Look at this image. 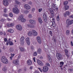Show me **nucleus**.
<instances>
[{"instance_id": "obj_1", "label": "nucleus", "mask_w": 73, "mask_h": 73, "mask_svg": "<svg viewBox=\"0 0 73 73\" xmlns=\"http://www.w3.org/2000/svg\"><path fill=\"white\" fill-rule=\"evenodd\" d=\"M1 61L2 62L5 64H7L8 63V61L7 59V58L5 56L1 57Z\"/></svg>"}, {"instance_id": "obj_2", "label": "nucleus", "mask_w": 73, "mask_h": 73, "mask_svg": "<svg viewBox=\"0 0 73 73\" xmlns=\"http://www.w3.org/2000/svg\"><path fill=\"white\" fill-rule=\"evenodd\" d=\"M56 56L57 57V58L58 59V60H62L63 59V58H62V56L61 54L58 53H57L56 54Z\"/></svg>"}, {"instance_id": "obj_3", "label": "nucleus", "mask_w": 73, "mask_h": 73, "mask_svg": "<svg viewBox=\"0 0 73 73\" xmlns=\"http://www.w3.org/2000/svg\"><path fill=\"white\" fill-rule=\"evenodd\" d=\"M20 41L21 42L20 44L21 45H23L24 44V37H21L20 39Z\"/></svg>"}, {"instance_id": "obj_4", "label": "nucleus", "mask_w": 73, "mask_h": 73, "mask_svg": "<svg viewBox=\"0 0 73 73\" xmlns=\"http://www.w3.org/2000/svg\"><path fill=\"white\" fill-rule=\"evenodd\" d=\"M73 23V20H71L69 21V19H67L66 20V24L68 25H69L72 24Z\"/></svg>"}, {"instance_id": "obj_5", "label": "nucleus", "mask_w": 73, "mask_h": 73, "mask_svg": "<svg viewBox=\"0 0 73 73\" xmlns=\"http://www.w3.org/2000/svg\"><path fill=\"white\" fill-rule=\"evenodd\" d=\"M49 68L47 66L43 67V71L44 72H46L48 71Z\"/></svg>"}, {"instance_id": "obj_6", "label": "nucleus", "mask_w": 73, "mask_h": 73, "mask_svg": "<svg viewBox=\"0 0 73 73\" xmlns=\"http://www.w3.org/2000/svg\"><path fill=\"white\" fill-rule=\"evenodd\" d=\"M3 3L5 6H7L8 5L9 3L8 0H3Z\"/></svg>"}, {"instance_id": "obj_7", "label": "nucleus", "mask_w": 73, "mask_h": 73, "mask_svg": "<svg viewBox=\"0 0 73 73\" xmlns=\"http://www.w3.org/2000/svg\"><path fill=\"white\" fill-rule=\"evenodd\" d=\"M16 28L19 31H22V29H23V27L20 25H17Z\"/></svg>"}, {"instance_id": "obj_8", "label": "nucleus", "mask_w": 73, "mask_h": 73, "mask_svg": "<svg viewBox=\"0 0 73 73\" xmlns=\"http://www.w3.org/2000/svg\"><path fill=\"white\" fill-rule=\"evenodd\" d=\"M24 7L27 10H29V9H30L31 8V7L29 6V5L27 4H25L24 5Z\"/></svg>"}, {"instance_id": "obj_9", "label": "nucleus", "mask_w": 73, "mask_h": 73, "mask_svg": "<svg viewBox=\"0 0 73 73\" xmlns=\"http://www.w3.org/2000/svg\"><path fill=\"white\" fill-rule=\"evenodd\" d=\"M37 62L38 64L40 66H43V65L44 64H43L42 62L39 60H37Z\"/></svg>"}, {"instance_id": "obj_10", "label": "nucleus", "mask_w": 73, "mask_h": 73, "mask_svg": "<svg viewBox=\"0 0 73 73\" xmlns=\"http://www.w3.org/2000/svg\"><path fill=\"white\" fill-rule=\"evenodd\" d=\"M37 41L39 44H41V38L40 36H37Z\"/></svg>"}, {"instance_id": "obj_11", "label": "nucleus", "mask_w": 73, "mask_h": 73, "mask_svg": "<svg viewBox=\"0 0 73 73\" xmlns=\"http://www.w3.org/2000/svg\"><path fill=\"white\" fill-rule=\"evenodd\" d=\"M7 27H11L14 26V24L12 23H8L7 24Z\"/></svg>"}, {"instance_id": "obj_12", "label": "nucleus", "mask_w": 73, "mask_h": 73, "mask_svg": "<svg viewBox=\"0 0 73 73\" xmlns=\"http://www.w3.org/2000/svg\"><path fill=\"white\" fill-rule=\"evenodd\" d=\"M13 12L17 14L19 13V9H13Z\"/></svg>"}, {"instance_id": "obj_13", "label": "nucleus", "mask_w": 73, "mask_h": 73, "mask_svg": "<svg viewBox=\"0 0 73 73\" xmlns=\"http://www.w3.org/2000/svg\"><path fill=\"white\" fill-rule=\"evenodd\" d=\"M27 63L29 65H32V62L30 60H28L27 61Z\"/></svg>"}, {"instance_id": "obj_14", "label": "nucleus", "mask_w": 73, "mask_h": 73, "mask_svg": "<svg viewBox=\"0 0 73 73\" xmlns=\"http://www.w3.org/2000/svg\"><path fill=\"white\" fill-rule=\"evenodd\" d=\"M19 62V61L18 60H14L13 61V64H14L15 65H18Z\"/></svg>"}, {"instance_id": "obj_15", "label": "nucleus", "mask_w": 73, "mask_h": 73, "mask_svg": "<svg viewBox=\"0 0 73 73\" xmlns=\"http://www.w3.org/2000/svg\"><path fill=\"white\" fill-rule=\"evenodd\" d=\"M43 19L44 20L45 22L46 23L47 21V17H46V15H45V14H44L43 15Z\"/></svg>"}, {"instance_id": "obj_16", "label": "nucleus", "mask_w": 73, "mask_h": 73, "mask_svg": "<svg viewBox=\"0 0 73 73\" xmlns=\"http://www.w3.org/2000/svg\"><path fill=\"white\" fill-rule=\"evenodd\" d=\"M26 43H27L28 45H29V44H30V41H29V38H27L26 39Z\"/></svg>"}, {"instance_id": "obj_17", "label": "nucleus", "mask_w": 73, "mask_h": 73, "mask_svg": "<svg viewBox=\"0 0 73 73\" xmlns=\"http://www.w3.org/2000/svg\"><path fill=\"white\" fill-rule=\"evenodd\" d=\"M51 7L52 8L54 11L56 10V7L54 3H53L51 5Z\"/></svg>"}, {"instance_id": "obj_18", "label": "nucleus", "mask_w": 73, "mask_h": 73, "mask_svg": "<svg viewBox=\"0 0 73 73\" xmlns=\"http://www.w3.org/2000/svg\"><path fill=\"white\" fill-rule=\"evenodd\" d=\"M32 32H33V35L34 36H37V33L36 32V31L34 30H33Z\"/></svg>"}, {"instance_id": "obj_19", "label": "nucleus", "mask_w": 73, "mask_h": 73, "mask_svg": "<svg viewBox=\"0 0 73 73\" xmlns=\"http://www.w3.org/2000/svg\"><path fill=\"white\" fill-rule=\"evenodd\" d=\"M29 21L30 23L33 25L35 24L36 23V22H35V21L34 20L31 19Z\"/></svg>"}, {"instance_id": "obj_20", "label": "nucleus", "mask_w": 73, "mask_h": 73, "mask_svg": "<svg viewBox=\"0 0 73 73\" xmlns=\"http://www.w3.org/2000/svg\"><path fill=\"white\" fill-rule=\"evenodd\" d=\"M23 18V15H20L19 16V17L18 18V20L19 21H20Z\"/></svg>"}, {"instance_id": "obj_21", "label": "nucleus", "mask_w": 73, "mask_h": 73, "mask_svg": "<svg viewBox=\"0 0 73 73\" xmlns=\"http://www.w3.org/2000/svg\"><path fill=\"white\" fill-rule=\"evenodd\" d=\"M65 52L66 55L68 57L69 56V54H68V51L67 50H65Z\"/></svg>"}, {"instance_id": "obj_22", "label": "nucleus", "mask_w": 73, "mask_h": 73, "mask_svg": "<svg viewBox=\"0 0 73 73\" xmlns=\"http://www.w3.org/2000/svg\"><path fill=\"white\" fill-rule=\"evenodd\" d=\"M42 52V50H41V48L38 49L37 51V52H38V53H39V54H40V53H41Z\"/></svg>"}, {"instance_id": "obj_23", "label": "nucleus", "mask_w": 73, "mask_h": 73, "mask_svg": "<svg viewBox=\"0 0 73 73\" xmlns=\"http://www.w3.org/2000/svg\"><path fill=\"white\" fill-rule=\"evenodd\" d=\"M8 32H10V33H12L13 32V30L11 29H10L7 31Z\"/></svg>"}, {"instance_id": "obj_24", "label": "nucleus", "mask_w": 73, "mask_h": 73, "mask_svg": "<svg viewBox=\"0 0 73 73\" xmlns=\"http://www.w3.org/2000/svg\"><path fill=\"white\" fill-rule=\"evenodd\" d=\"M48 60L50 62H52V58H51V57L49 55H48Z\"/></svg>"}, {"instance_id": "obj_25", "label": "nucleus", "mask_w": 73, "mask_h": 73, "mask_svg": "<svg viewBox=\"0 0 73 73\" xmlns=\"http://www.w3.org/2000/svg\"><path fill=\"white\" fill-rule=\"evenodd\" d=\"M15 4H18V5H20L21 4L20 2L19 1L16 0L15 1Z\"/></svg>"}, {"instance_id": "obj_26", "label": "nucleus", "mask_w": 73, "mask_h": 73, "mask_svg": "<svg viewBox=\"0 0 73 73\" xmlns=\"http://www.w3.org/2000/svg\"><path fill=\"white\" fill-rule=\"evenodd\" d=\"M33 35V33L32 31H29V33H28V35L29 36H32Z\"/></svg>"}, {"instance_id": "obj_27", "label": "nucleus", "mask_w": 73, "mask_h": 73, "mask_svg": "<svg viewBox=\"0 0 73 73\" xmlns=\"http://www.w3.org/2000/svg\"><path fill=\"white\" fill-rule=\"evenodd\" d=\"M38 21L40 24H42V21L41 18H38Z\"/></svg>"}, {"instance_id": "obj_28", "label": "nucleus", "mask_w": 73, "mask_h": 73, "mask_svg": "<svg viewBox=\"0 0 73 73\" xmlns=\"http://www.w3.org/2000/svg\"><path fill=\"white\" fill-rule=\"evenodd\" d=\"M69 33H70V32H69V30H66V35H67V36L68 35H69Z\"/></svg>"}, {"instance_id": "obj_29", "label": "nucleus", "mask_w": 73, "mask_h": 73, "mask_svg": "<svg viewBox=\"0 0 73 73\" xmlns=\"http://www.w3.org/2000/svg\"><path fill=\"white\" fill-rule=\"evenodd\" d=\"M60 67L61 68L62 66H63V65H64V63L63 62H61L60 63Z\"/></svg>"}, {"instance_id": "obj_30", "label": "nucleus", "mask_w": 73, "mask_h": 73, "mask_svg": "<svg viewBox=\"0 0 73 73\" xmlns=\"http://www.w3.org/2000/svg\"><path fill=\"white\" fill-rule=\"evenodd\" d=\"M20 51H21V52H24L25 50V49H24V48L23 47H21L20 48Z\"/></svg>"}, {"instance_id": "obj_31", "label": "nucleus", "mask_w": 73, "mask_h": 73, "mask_svg": "<svg viewBox=\"0 0 73 73\" xmlns=\"http://www.w3.org/2000/svg\"><path fill=\"white\" fill-rule=\"evenodd\" d=\"M15 56V54H11V56L10 57V58L11 60H12V58H13V57Z\"/></svg>"}, {"instance_id": "obj_32", "label": "nucleus", "mask_w": 73, "mask_h": 73, "mask_svg": "<svg viewBox=\"0 0 73 73\" xmlns=\"http://www.w3.org/2000/svg\"><path fill=\"white\" fill-rule=\"evenodd\" d=\"M21 21L22 22H23V23H25V21H26V19L24 18H23L21 20Z\"/></svg>"}, {"instance_id": "obj_33", "label": "nucleus", "mask_w": 73, "mask_h": 73, "mask_svg": "<svg viewBox=\"0 0 73 73\" xmlns=\"http://www.w3.org/2000/svg\"><path fill=\"white\" fill-rule=\"evenodd\" d=\"M69 6L66 5L65 6V11H66V10H68V9H69Z\"/></svg>"}, {"instance_id": "obj_34", "label": "nucleus", "mask_w": 73, "mask_h": 73, "mask_svg": "<svg viewBox=\"0 0 73 73\" xmlns=\"http://www.w3.org/2000/svg\"><path fill=\"white\" fill-rule=\"evenodd\" d=\"M3 71H4L5 72L6 71V70H7V68H6V66H4L3 68Z\"/></svg>"}, {"instance_id": "obj_35", "label": "nucleus", "mask_w": 73, "mask_h": 73, "mask_svg": "<svg viewBox=\"0 0 73 73\" xmlns=\"http://www.w3.org/2000/svg\"><path fill=\"white\" fill-rule=\"evenodd\" d=\"M24 12L25 14H27V13H29V11L27 10H25Z\"/></svg>"}, {"instance_id": "obj_36", "label": "nucleus", "mask_w": 73, "mask_h": 73, "mask_svg": "<svg viewBox=\"0 0 73 73\" xmlns=\"http://www.w3.org/2000/svg\"><path fill=\"white\" fill-rule=\"evenodd\" d=\"M66 13L68 15V16H69V15H70V12L69 11H67L66 12Z\"/></svg>"}, {"instance_id": "obj_37", "label": "nucleus", "mask_w": 73, "mask_h": 73, "mask_svg": "<svg viewBox=\"0 0 73 73\" xmlns=\"http://www.w3.org/2000/svg\"><path fill=\"white\" fill-rule=\"evenodd\" d=\"M56 19L57 21H60V17L59 15L57 16L56 17Z\"/></svg>"}, {"instance_id": "obj_38", "label": "nucleus", "mask_w": 73, "mask_h": 73, "mask_svg": "<svg viewBox=\"0 0 73 73\" xmlns=\"http://www.w3.org/2000/svg\"><path fill=\"white\" fill-rule=\"evenodd\" d=\"M64 5H67L68 4V2L67 1H65L64 2Z\"/></svg>"}, {"instance_id": "obj_39", "label": "nucleus", "mask_w": 73, "mask_h": 73, "mask_svg": "<svg viewBox=\"0 0 73 73\" xmlns=\"http://www.w3.org/2000/svg\"><path fill=\"white\" fill-rule=\"evenodd\" d=\"M50 13L52 16H54V12L53 11V10L52 11H51Z\"/></svg>"}, {"instance_id": "obj_40", "label": "nucleus", "mask_w": 73, "mask_h": 73, "mask_svg": "<svg viewBox=\"0 0 73 73\" xmlns=\"http://www.w3.org/2000/svg\"><path fill=\"white\" fill-rule=\"evenodd\" d=\"M52 26L53 27H55L56 26V25L55 23H52Z\"/></svg>"}, {"instance_id": "obj_41", "label": "nucleus", "mask_w": 73, "mask_h": 73, "mask_svg": "<svg viewBox=\"0 0 73 73\" xmlns=\"http://www.w3.org/2000/svg\"><path fill=\"white\" fill-rule=\"evenodd\" d=\"M31 49L32 50H35V47L33 46H31Z\"/></svg>"}, {"instance_id": "obj_42", "label": "nucleus", "mask_w": 73, "mask_h": 73, "mask_svg": "<svg viewBox=\"0 0 73 73\" xmlns=\"http://www.w3.org/2000/svg\"><path fill=\"white\" fill-rule=\"evenodd\" d=\"M9 44L10 45H13V43L12 42L10 41L9 42Z\"/></svg>"}, {"instance_id": "obj_43", "label": "nucleus", "mask_w": 73, "mask_h": 73, "mask_svg": "<svg viewBox=\"0 0 73 73\" xmlns=\"http://www.w3.org/2000/svg\"><path fill=\"white\" fill-rule=\"evenodd\" d=\"M9 16L10 17H13V14H12V13H10L9 14Z\"/></svg>"}, {"instance_id": "obj_44", "label": "nucleus", "mask_w": 73, "mask_h": 73, "mask_svg": "<svg viewBox=\"0 0 73 73\" xmlns=\"http://www.w3.org/2000/svg\"><path fill=\"white\" fill-rule=\"evenodd\" d=\"M3 16H4L5 17H8V14H6V13H4L3 15Z\"/></svg>"}, {"instance_id": "obj_45", "label": "nucleus", "mask_w": 73, "mask_h": 73, "mask_svg": "<svg viewBox=\"0 0 73 73\" xmlns=\"http://www.w3.org/2000/svg\"><path fill=\"white\" fill-rule=\"evenodd\" d=\"M37 52H34V54H33V56H37Z\"/></svg>"}, {"instance_id": "obj_46", "label": "nucleus", "mask_w": 73, "mask_h": 73, "mask_svg": "<svg viewBox=\"0 0 73 73\" xmlns=\"http://www.w3.org/2000/svg\"><path fill=\"white\" fill-rule=\"evenodd\" d=\"M10 50L11 52H10V53H11V52H13V48H11L10 49Z\"/></svg>"}, {"instance_id": "obj_47", "label": "nucleus", "mask_w": 73, "mask_h": 73, "mask_svg": "<svg viewBox=\"0 0 73 73\" xmlns=\"http://www.w3.org/2000/svg\"><path fill=\"white\" fill-rule=\"evenodd\" d=\"M46 66H50V64H49V63L48 62L46 63Z\"/></svg>"}, {"instance_id": "obj_48", "label": "nucleus", "mask_w": 73, "mask_h": 73, "mask_svg": "<svg viewBox=\"0 0 73 73\" xmlns=\"http://www.w3.org/2000/svg\"><path fill=\"white\" fill-rule=\"evenodd\" d=\"M28 4L29 5H32V3L31 1H29L28 3Z\"/></svg>"}, {"instance_id": "obj_49", "label": "nucleus", "mask_w": 73, "mask_h": 73, "mask_svg": "<svg viewBox=\"0 0 73 73\" xmlns=\"http://www.w3.org/2000/svg\"><path fill=\"white\" fill-rule=\"evenodd\" d=\"M28 17L30 19H31V18L32 17V15H29L28 16Z\"/></svg>"}, {"instance_id": "obj_50", "label": "nucleus", "mask_w": 73, "mask_h": 73, "mask_svg": "<svg viewBox=\"0 0 73 73\" xmlns=\"http://www.w3.org/2000/svg\"><path fill=\"white\" fill-rule=\"evenodd\" d=\"M49 34L50 35H51V36H52V31H49Z\"/></svg>"}, {"instance_id": "obj_51", "label": "nucleus", "mask_w": 73, "mask_h": 73, "mask_svg": "<svg viewBox=\"0 0 73 73\" xmlns=\"http://www.w3.org/2000/svg\"><path fill=\"white\" fill-rule=\"evenodd\" d=\"M17 7H18L17 5L15 6V8H14V9H18L17 8Z\"/></svg>"}, {"instance_id": "obj_52", "label": "nucleus", "mask_w": 73, "mask_h": 73, "mask_svg": "<svg viewBox=\"0 0 73 73\" xmlns=\"http://www.w3.org/2000/svg\"><path fill=\"white\" fill-rule=\"evenodd\" d=\"M3 12L5 13H6V12H7V9L5 8L4 9V10H3Z\"/></svg>"}, {"instance_id": "obj_53", "label": "nucleus", "mask_w": 73, "mask_h": 73, "mask_svg": "<svg viewBox=\"0 0 73 73\" xmlns=\"http://www.w3.org/2000/svg\"><path fill=\"white\" fill-rule=\"evenodd\" d=\"M38 69H39V70L41 72H42V70H41V69L40 68H38Z\"/></svg>"}, {"instance_id": "obj_54", "label": "nucleus", "mask_w": 73, "mask_h": 73, "mask_svg": "<svg viewBox=\"0 0 73 73\" xmlns=\"http://www.w3.org/2000/svg\"><path fill=\"white\" fill-rule=\"evenodd\" d=\"M42 8H41L40 9H38V11L39 12H41V11H42Z\"/></svg>"}, {"instance_id": "obj_55", "label": "nucleus", "mask_w": 73, "mask_h": 73, "mask_svg": "<svg viewBox=\"0 0 73 73\" xmlns=\"http://www.w3.org/2000/svg\"><path fill=\"white\" fill-rule=\"evenodd\" d=\"M30 28H35V26H34V25H31V27Z\"/></svg>"}, {"instance_id": "obj_56", "label": "nucleus", "mask_w": 73, "mask_h": 73, "mask_svg": "<svg viewBox=\"0 0 73 73\" xmlns=\"http://www.w3.org/2000/svg\"><path fill=\"white\" fill-rule=\"evenodd\" d=\"M31 24H28L27 25V26L29 28H31Z\"/></svg>"}, {"instance_id": "obj_57", "label": "nucleus", "mask_w": 73, "mask_h": 73, "mask_svg": "<svg viewBox=\"0 0 73 73\" xmlns=\"http://www.w3.org/2000/svg\"><path fill=\"white\" fill-rule=\"evenodd\" d=\"M33 68V66H31L30 67V69L31 70H32Z\"/></svg>"}, {"instance_id": "obj_58", "label": "nucleus", "mask_w": 73, "mask_h": 73, "mask_svg": "<svg viewBox=\"0 0 73 73\" xmlns=\"http://www.w3.org/2000/svg\"><path fill=\"white\" fill-rule=\"evenodd\" d=\"M21 69H19L18 71V73H20V72H21Z\"/></svg>"}, {"instance_id": "obj_59", "label": "nucleus", "mask_w": 73, "mask_h": 73, "mask_svg": "<svg viewBox=\"0 0 73 73\" xmlns=\"http://www.w3.org/2000/svg\"><path fill=\"white\" fill-rule=\"evenodd\" d=\"M20 58H21V55H19L18 56L17 58L18 59H19Z\"/></svg>"}, {"instance_id": "obj_60", "label": "nucleus", "mask_w": 73, "mask_h": 73, "mask_svg": "<svg viewBox=\"0 0 73 73\" xmlns=\"http://www.w3.org/2000/svg\"><path fill=\"white\" fill-rule=\"evenodd\" d=\"M39 58L40 59V60H42V59H43V57L42 56H40Z\"/></svg>"}, {"instance_id": "obj_61", "label": "nucleus", "mask_w": 73, "mask_h": 73, "mask_svg": "<svg viewBox=\"0 0 73 73\" xmlns=\"http://www.w3.org/2000/svg\"><path fill=\"white\" fill-rule=\"evenodd\" d=\"M33 60L34 62H36L35 58V57H34L33 58Z\"/></svg>"}, {"instance_id": "obj_62", "label": "nucleus", "mask_w": 73, "mask_h": 73, "mask_svg": "<svg viewBox=\"0 0 73 73\" xmlns=\"http://www.w3.org/2000/svg\"><path fill=\"white\" fill-rule=\"evenodd\" d=\"M9 42L7 41V42L6 44V45H8L9 44Z\"/></svg>"}, {"instance_id": "obj_63", "label": "nucleus", "mask_w": 73, "mask_h": 73, "mask_svg": "<svg viewBox=\"0 0 73 73\" xmlns=\"http://www.w3.org/2000/svg\"><path fill=\"white\" fill-rule=\"evenodd\" d=\"M4 40L5 41V42H7V39L6 38H4Z\"/></svg>"}, {"instance_id": "obj_64", "label": "nucleus", "mask_w": 73, "mask_h": 73, "mask_svg": "<svg viewBox=\"0 0 73 73\" xmlns=\"http://www.w3.org/2000/svg\"><path fill=\"white\" fill-rule=\"evenodd\" d=\"M66 13H64V17H66Z\"/></svg>"}]
</instances>
